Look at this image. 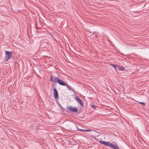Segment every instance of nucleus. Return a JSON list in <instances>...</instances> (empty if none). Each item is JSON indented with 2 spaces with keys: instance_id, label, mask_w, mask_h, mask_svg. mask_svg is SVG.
Here are the masks:
<instances>
[{
  "instance_id": "1",
  "label": "nucleus",
  "mask_w": 149,
  "mask_h": 149,
  "mask_svg": "<svg viewBox=\"0 0 149 149\" xmlns=\"http://www.w3.org/2000/svg\"><path fill=\"white\" fill-rule=\"evenodd\" d=\"M99 142L102 144L109 146L111 148H113L114 149H117L119 148L118 144L114 141L111 143L109 142L100 141Z\"/></svg>"
},
{
  "instance_id": "2",
  "label": "nucleus",
  "mask_w": 149,
  "mask_h": 149,
  "mask_svg": "<svg viewBox=\"0 0 149 149\" xmlns=\"http://www.w3.org/2000/svg\"><path fill=\"white\" fill-rule=\"evenodd\" d=\"M12 56V52L5 51V60L6 61L11 58Z\"/></svg>"
},
{
  "instance_id": "3",
  "label": "nucleus",
  "mask_w": 149,
  "mask_h": 149,
  "mask_svg": "<svg viewBox=\"0 0 149 149\" xmlns=\"http://www.w3.org/2000/svg\"><path fill=\"white\" fill-rule=\"evenodd\" d=\"M54 93L53 95L55 98L58 99V92L56 89L54 88L53 89Z\"/></svg>"
},
{
  "instance_id": "4",
  "label": "nucleus",
  "mask_w": 149,
  "mask_h": 149,
  "mask_svg": "<svg viewBox=\"0 0 149 149\" xmlns=\"http://www.w3.org/2000/svg\"><path fill=\"white\" fill-rule=\"evenodd\" d=\"M75 99L77 102L80 104V105L81 106H83V103H82L81 100L79 98V97L78 96H76V97H75Z\"/></svg>"
},
{
  "instance_id": "5",
  "label": "nucleus",
  "mask_w": 149,
  "mask_h": 149,
  "mask_svg": "<svg viewBox=\"0 0 149 149\" xmlns=\"http://www.w3.org/2000/svg\"><path fill=\"white\" fill-rule=\"evenodd\" d=\"M57 80L58 81V83L59 85L61 86H65L66 83H65L62 80L58 79Z\"/></svg>"
},
{
  "instance_id": "6",
  "label": "nucleus",
  "mask_w": 149,
  "mask_h": 149,
  "mask_svg": "<svg viewBox=\"0 0 149 149\" xmlns=\"http://www.w3.org/2000/svg\"><path fill=\"white\" fill-rule=\"evenodd\" d=\"M65 86H66L67 87V88L69 90H71L73 92L75 93V92L74 91V90H73V89L71 88L70 87V85H69L67 83H66V84H65Z\"/></svg>"
},
{
  "instance_id": "7",
  "label": "nucleus",
  "mask_w": 149,
  "mask_h": 149,
  "mask_svg": "<svg viewBox=\"0 0 149 149\" xmlns=\"http://www.w3.org/2000/svg\"><path fill=\"white\" fill-rule=\"evenodd\" d=\"M117 67V69H118L120 71H123L124 70V68L123 66L118 65Z\"/></svg>"
},
{
  "instance_id": "8",
  "label": "nucleus",
  "mask_w": 149,
  "mask_h": 149,
  "mask_svg": "<svg viewBox=\"0 0 149 149\" xmlns=\"http://www.w3.org/2000/svg\"><path fill=\"white\" fill-rule=\"evenodd\" d=\"M78 111V109L76 107H74V108H73L71 112H77Z\"/></svg>"
},
{
  "instance_id": "9",
  "label": "nucleus",
  "mask_w": 149,
  "mask_h": 149,
  "mask_svg": "<svg viewBox=\"0 0 149 149\" xmlns=\"http://www.w3.org/2000/svg\"><path fill=\"white\" fill-rule=\"evenodd\" d=\"M111 66L113 67L115 69H117L118 65H116L114 64H111Z\"/></svg>"
},
{
  "instance_id": "10",
  "label": "nucleus",
  "mask_w": 149,
  "mask_h": 149,
  "mask_svg": "<svg viewBox=\"0 0 149 149\" xmlns=\"http://www.w3.org/2000/svg\"><path fill=\"white\" fill-rule=\"evenodd\" d=\"M67 109H68L69 111H71L72 110V109H73L72 107L71 106H67Z\"/></svg>"
},
{
  "instance_id": "11",
  "label": "nucleus",
  "mask_w": 149,
  "mask_h": 149,
  "mask_svg": "<svg viewBox=\"0 0 149 149\" xmlns=\"http://www.w3.org/2000/svg\"><path fill=\"white\" fill-rule=\"evenodd\" d=\"M54 77L52 75H51L50 77V81H52L54 79Z\"/></svg>"
},
{
  "instance_id": "12",
  "label": "nucleus",
  "mask_w": 149,
  "mask_h": 149,
  "mask_svg": "<svg viewBox=\"0 0 149 149\" xmlns=\"http://www.w3.org/2000/svg\"><path fill=\"white\" fill-rule=\"evenodd\" d=\"M59 78H58V77H56V78H55L53 80V81H52V82H58V81L57 80H58V79Z\"/></svg>"
},
{
  "instance_id": "13",
  "label": "nucleus",
  "mask_w": 149,
  "mask_h": 149,
  "mask_svg": "<svg viewBox=\"0 0 149 149\" xmlns=\"http://www.w3.org/2000/svg\"><path fill=\"white\" fill-rule=\"evenodd\" d=\"M78 130H79L81 131H82H82L88 132V131H90V130H83V129H78Z\"/></svg>"
},
{
  "instance_id": "14",
  "label": "nucleus",
  "mask_w": 149,
  "mask_h": 149,
  "mask_svg": "<svg viewBox=\"0 0 149 149\" xmlns=\"http://www.w3.org/2000/svg\"><path fill=\"white\" fill-rule=\"evenodd\" d=\"M139 103L143 105L144 106L145 105V104L143 102H139Z\"/></svg>"
},
{
  "instance_id": "15",
  "label": "nucleus",
  "mask_w": 149,
  "mask_h": 149,
  "mask_svg": "<svg viewBox=\"0 0 149 149\" xmlns=\"http://www.w3.org/2000/svg\"><path fill=\"white\" fill-rule=\"evenodd\" d=\"M92 107L94 109H96V107L94 105H91Z\"/></svg>"
},
{
  "instance_id": "16",
  "label": "nucleus",
  "mask_w": 149,
  "mask_h": 149,
  "mask_svg": "<svg viewBox=\"0 0 149 149\" xmlns=\"http://www.w3.org/2000/svg\"><path fill=\"white\" fill-rule=\"evenodd\" d=\"M51 36L52 38H54V36H53V35H52V34L51 35Z\"/></svg>"
},
{
  "instance_id": "17",
  "label": "nucleus",
  "mask_w": 149,
  "mask_h": 149,
  "mask_svg": "<svg viewBox=\"0 0 149 149\" xmlns=\"http://www.w3.org/2000/svg\"><path fill=\"white\" fill-rule=\"evenodd\" d=\"M36 28H37V26H36Z\"/></svg>"
}]
</instances>
